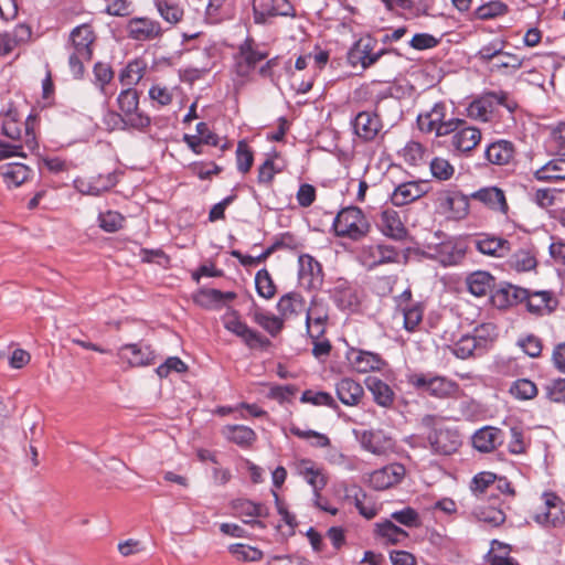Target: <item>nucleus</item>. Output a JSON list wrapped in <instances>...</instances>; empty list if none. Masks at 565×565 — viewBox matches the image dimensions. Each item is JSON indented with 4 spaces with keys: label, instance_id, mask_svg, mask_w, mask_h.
I'll return each mask as SVG.
<instances>
[{
    "label": "nucleus",
    "instance_id": "nucleus-52",
    "mask_svg": "<svg viewBox=\"0 0 565 565\" xmlns=\"http://www.w3.org/2000/svg\"><path fill=\"white\" fill-rule=\"evenodd\" d=\"M509 12L507 3L500 0H493L479 6L472 13L475 19L478 20H492L503 17Z\"/></svg>",
    "mask_w": 565,
    "mask_h": 565
},
{
    "label": "nucleus",
    "instance_id": "nucleus-18",
    "mask_svg": "<svg viewBox=\"0 0 565 565\" xmlns=\"http://www.w3.org/2000/svg\"><path fill=\"white\" fill-rule=\"evenodd\" d=\"M96 39L93 25L83 23L71 31L67 50L76 51L82 56L93 57Z\"/></svg>",
    "mask_w": 565,
    "mask_h": 565
},
{
    "label": "nucleus",
    "instance_id": "nucleus-14",
    "mask_svg": "<svg viewBox=\"0 0 565 565\" xmlns=\"http://www.w3.org/2000/svg\"><path fill=\"white\" fill-rule=\"evenodd\" d=\"M406 469L402 463L393 462L372 471L366 481L375 490H386L398 484L405 477Z\"/></svg>",
    "mask_w": 565,
    "mask_h": 565
},
{
    "label": "nucleus",
    "instance_id": "nucleus-58",
    "mask_svg": "<svg viewBox=\"0 0 565 565\" xmlns=\"http://www.w3.org/2000/svg\"><path fill=\"white\" fill-rule=\"evenodd\" d=\"M94 84L102 94L107 95V86L114 79V71L108 63L97 62L93 68Z\"/></svg>",
    "mask_w": 565,
    "mask_h": 565
},
{
    "label": "nucleus",
    "instance_id": "nucleus-29",
    "mask_svg": "<svg viewBox=\"0 0 565 565\" xmlns=\"http://www.w3.org/2000/svg\"><path fill=\"white\" fill-rule=\"evenodd\" d=\"M439 206L455 220H461L469 212V199L459 191H445L438 198Z\"/></svg>",
    "mask_w": 565,
    "mask_h": 565
},
{
    "label": "nucleus",
    "instance_id": "nucleus-40",
    "mask_svg": "<svg viewBox=\"0 0 565 565\" xmlns=\"http://www.w3.org/2000/svg\"><path fill=\"white\" fill-rule=\"evenodd\" d=\"M515 148L511 141L498 140L490 143L486 149L487 160L497 166H505L513 161Z\"/></svg>",
    "mask_w": 565,
    "mask_h": 565
},
{
    "label": "nucleus",
    "instance_id": "nucleus-53",
    "mask_svg": "<svg viewBox=\"0 0 565 565\" xmlns=\"http://www.w3.org/2000/svg\"><path fill=\"white\" fill-rule=\"evenodd\" d=\"M510 395L518 401H530L537 396L539 388L529 379H519L512 382L509 387Z\"/></svg>",
    "mask_w": 565,
    "mask_h": 565
},
{
    "label": "nucleus",
    "instance_id": "nucleus-55",
    "mask_svg": "<svg viewBox=\"0 0 565 565\" xmlns=\"http://www.w3.org/2000/svg\"><path fill=\"white\" fill-rule=\"evenodd\" d=\"M404 317V328L408 332L417 330L423 321L425 307L422 302L408 303L399 310Z\"/></svg>",
    "mask_w": 565,
    "mask_h": 565
},
{
    "label": "nucleus",
    "instance_id": "nucleus-37",
    "mask_svg": "<svg viewBox=\"0 0 565 565\" xmlns=\"http://www.w3.org/2000/svg\"><path fill=\"white\" fill-rule=\"evenodd\" d=\"M426 192V184L423 181L404 182L395 188L392 202L397 206H403L420 199Z\"/></svg>",
    "mask_w": 565,
    "mask_h": 565
},
{
    "label": "nucleus",
    "instance_id": "nucleus-24",
    "mask_svg": "<svg viewBox=\"0 0 565 565\" xmlns=\"http://www.w3.org/2000/svg\"><path fill=\"white\" fill-rule=\"evenodd\" d=\"M364 264L370 268H376L386 264L398 262L399 253L392 245L379 244L369 246L362 253Z\"/></svg>",
    "mask_w": 565,
    "mask_h": 565
},
{
    "label": "nucleus",
    "instance_id": "nucleus-28",
    "mask_svg": "<svg viewBox=\"0 0 565 565\" xmlns=\"http://www.w3.org/2000/svg\"><path fill=\"white\" fill-rule=\"evenodd\" d=\"M382 129V120L371 111H360L353 120V131L363 141H372Z\"/></svg>",
    "mask_w": 565,
    "mask_h": 565
},
{
    "label": "nucleus",
    "instance_id": "nucleus-4",
    "mask_svg": "<svg viewBox=\"0 0 565 565\" xmlns=\"http://www.w3.org/2000/svg\"><path fill=\"white\" fill-rule=\"evenodd\" d=\"M447 107L444 102L435 103L429 109L418 114L416 118L418 129L424 134H434L436 138L451 134L455 118L446 119Z\"/></svg>",
    "mask_w": 565,
    "mask_h": 565
},
{
    "label": "nucleus",
    "instance_id": "nucleus-38",
    "mask_svg": "<svg viewBox=\"0 0 565 565\" xmlns=\"http://www.w3.org/2000/svg\"><path fill=\"white\" fill-rule=\"evenodd\" d=\"M364 384L379 406L390 408L393 405L395 393L383 380L377 376H367Z\"/></svg>",
    "mask_w": 565,
    "mask_h": 565
},
{
    "label": "nucleus",
    "instance_id": "nucleus-30",
    "mask_svg": "<svg viewBox=\"0 0 565 565\" xmlns=\"http://www.w3.org/2000/svg\"><path fill=\"white\" fill-rule=\"evenodd\" d=\"M296 469L299 476H301L313 489L315 497L320 498V492L324 489L328 483V478L322 468L318 467L310 459H301L297 462Z\"/></svg>",
    "mask_w": 565,
    "mask_h": 565
},
{
    "label": "nucleus",
    "instance_id": "nucleus-63",
    "mask_svg": "<svg viewBox=\"0 0 565 565\" xmlns=\"http://www.w3.org/2000/svg\"><path fill=\"white\" fill-rule=\"evenodd\" d=\"M232 555L244 562H258L263 558V552L254 546L237 543L230 546Z\"/></svg>",
    "mask_w": 565,
    "mask_h": 565
},
{
    "label": "nucleus",
    "instance_id": "nucleus-35",
    "mask_svg": "<svg viewBox=\"0 0 565 565\" xmlns=\"http://www.w3.org/2000/svg\"><path fill=\"white\" fill-rule=\"evenodd\" d=\"M349 361L352 367L359 373L380 371L385 365L380 354L358 349L350 351Z\"/></svg>",
    "mask_w": 565,
    "mask_h": 565
},
{
    "label": "nucleus",
    "instance_id": "nucleus-20",
    "mask_svg": "<svg viewBox=\"0 0 565 565\" xmlns=\"http://www.w3.org/2000/svg\"><path fill=\"white\" fill-rule=\"evenodd\" d=\"M24 148L30 151L38 148L36 136L31 125V117L24 122L23 141H14L13 143L0 141V161L10 157L25 158L26 154L23 152Z\"/></svg>",
    "mask_w": 565,
    "mask_h": 565
},
{
    "label": "nucleus",
    "instance_id": "nucleus-32",
    "mask_svg": "<svg viewBox=\"0 0 565 565\" xmlns=\"http://www.w3.org/2000/svg\"><path fill=\"white\" fill-rule=\"evenodd\" d=\"M362 448L376 456H385L394 448L393 439L382 430H364L360 436Z\"/></svg>",
    "mask_w": 565,
    "mask_h": 565
},
{
    "label": "nucleus",
    "instance_id": "nucleus-31",
    "mask_svg": "<svg viewBox=\"0 0 565 565\" xmlns=\"http://www.w3.org/2000/svg\"><path fill=\"white\" fill-rule=\"evenodd\" d=\"M504 441V433L493 426H484L472 435V445L480 452L494 451Z\"/></svg>",
    "mask_w": 565,
    "mask_h": 565
},
{
    "label": "nucleus",
    "instance_id": "nucleus-19",
    "mask_svg": "<svg viewBox=\"0 0 565 565\" xmlns=\"http://www.w3.org/2000/svg\"><path fill=\"white\" fill-rule=\"evenodd\" d=\"M377 227L384 236L394 241H403L408 234L406 226L401 220L399 213L392 207L381 211Z\"/></svg>",
    "mask_w": 565,
    "mask_h": 565
},
{
    "label": "nucleus",
    "instance_id": "nucleus-34",
    "mask_svg": "<svg viewBox=\"0 0 565 565\" xmlns=\"http://www.w3.org/2000/svg\"><path fill=\"white\" fill-rule=\"evenodd\" d=\"M118 355L131 366L150 365L156 359L154 352L149 345L137 343L122 345L118 351Z\"/></svg>",
    "mask_w": 565,
    "mask_h": 565
},
{
    "label": "nucleus",
    "instance_id": "nucleus-5",
    "mask_svg": "<svg viewBox=\"0 0 565 565\" xmlns=\"http://www.w3.org/2000/svg\"><path fill=\"white\" fill-rule=\"evenodd\" d=\"M541 504L533 511L531 519L544 527H561L565 524V503L553 492H545Z\"/></svg>",
    "mask_w": 565,
    "mask_h": 565
},
{
    "label": "nucleus",
    "instance_id": "nucleus-21",
    "mask_svg": "<svg viewBox=\"0 0 565 565\" xmlns=\"http://www.w3.org/2000/svg\"><path fill=\"white\" fill-rule=\"evenodd\" d=\"M524 301L527 311L540 317L551 315L558 306L555 294L550 290L532 291L526 289Z\"/></svg>",
    "mask_w": 565,
    "mask_h": 565
},
{
    "label": "nucleus",
    "instance_id": "nucleus-22",
    "mask_svg": "<svg viewBox=\"0 0 565 565\" xmlns=\"http://www.w3.org/2000/svg\"><path fill=\"white\" fill-rule=\"evenodd\" d=\"M467 254V246L459 241H446L435 247L433 258L444 267L460 265Z\"/></svg>",
    "mask_w": 565,
    "mask_h": 565
},
{
    "label": "nucleus",
    "instance_id": "nucleus-57",
    "mask_svg": "<svg viewBox=\"0 0 565 565\" xmlns=\"http://www.w3.org/2000/svg\"><path fill=\"white\" fill-rule=\"evenodd\" d=\"M125 216L113 210L98 214V226L106 233H116L124 227Z\"/></svg>",
    "mask_w": 565,
    "mask_h": 565
},
{
    "label": "nucleus",
    "instance_id": "nucleus-60",
    "mask_svg": "<svg viewBox=\"0 0 565 565\" xmlns=\"http://www.w3.org/2000/svg\"><path fill=\"white\" fill-rule=\"evenodd\" d=\"M256 291L259 297L264 299H271L276 294V286L269 274L265 268L257 271L255 276Z\"/></svg>",
    "mask_w": 565,
    "mask_h": 565
},
{
    "label": "nucleus",
    "instance_id": "nucleus-13",
    "mask_svg": "<svg viewBox=\"0 0 565 565\" xmlns=\"http://www.w3.org/2000/svg\"><path fill=\"white\" fill-rule=\"evenodd\" d=\"M298 281L307 290H317L323 284V270L321 264L309 254H302L298 258Z\"/></svg>",
    "mask_w": 565,
    "mask_h": 565
},
{
    "label": "nucleus",
    "instance_id": "nucleus-41",
    "mask_svg": "<svg viewBox=\"0 0 565 565\" xmlns=\"http://www.w3.org/2000/svg\"><path fill=\"white\" fill-rule=\"evenodd\" d=\"M306 301L299 292H288L281 296L276 305L280 318L286 320L296 318L305 310Z\"/></svg>",
    "mask_w": 565,
    "mask_h": 565
},
{
    "label": "nucleus",
    "instance_id": "nucleus-27",
    "mask_svg": "<svg viewBox=\"0 0 565 565\" xmlns=\"http://www.w3.org/2000/svg\"><path fill=\"white\" fill-rule=\"evenodd\" d=\"M471 199L482 203L493 212L508 215L509 204L504 191L498 186H486L471 194Z\"/></svg>",
    "mask_w": 565,
    "mask_h": 565
},
{
    "label": "nucleus",
    "instance_id": "nucleus-46",
    "mask_svg": "<svg viewBox=\"0 0 565 565\" xmlns=\"http://www.w3.org/2000/svg\"><path fill=\"white\" fill-rule=\"evenodd\" d=\"M375 534L384 544H399L408 539V533L398 527L391 520H384L375 524Z\"/></svg>",
    "mask_w": 565,
    "mask_h": 565
},
{
    "label": "nucleus",
    "instance_id": "nucleus-16",
    "mask_svg": "<svg viewBox=\"0 0 565 565\" xmlns=\"http://www.w3.org/2000/svg\"><path fill=\"white\" fill-rule=\"evenodd\" d=\"M472 243L475 248L480 254L489 257L504 258L511 252V243L508 239L494 234H476L472 238Z\"/></svg>",
    "mask_w": 565,
    "mask_h": 565
},
{
    "label": "nucleus",
    "instance_id": "nucleus-59",
    "mask_svg": "<svg viewBox=\"0 0 565 565\" xmlns=\"http://www.w3.org/2000/svg\"><path fill=\"white\" fill-rule=\"evenodd\" d=\"M510 267L514 270L521 271H530L534 269L537 265L535 255L529 249H519L516 250L511 259Z\"/></svg>",
    "mask_w": 565,
    "mask_h": 565
},
{
    "label": "nucleus",
    "instance_id": "nucleus-39",
    "mask_svg": "<svg viewBox=\"0 0 565 565\" xmlns=\"http://www.w3.org/2000/svg\"><path fill=\"white\" fill-rule=\"evenodd\" d=\"M32 170L20 162H10L0 166V177L8 188H17L26 182Z\"/></svg>",
    "mask_w": 565,
    "mask_h": 565
},
{
    "label": "nucleus",
    "instance_id": "nucleus-33",
    "mask_svg": "<svg viewBox=\"0 0 565 565\" xmlns=\"http://www.w3.org/2000/svg\"><path fill=\"white\" fill-rule=\"evenodd\" d=\"M344 497L354 503L359 513L367 520L376 516L377 508L375 502L366 494V492L358 484H349L344 487Z\"/></svg>",
    "mask_w": 565,
    "mask_h": 565
},
{
    "label": "nucleus",
    "instance_id": "nucleus-12",
    "mask_svg": "<svg viewBox=\"0 0 565 565\" xmlns=\"http://www.w3.org/2000/svg\"><path fill=\"white\" fill-rule=\"evenodd\" d=\"M253 12L257 24H264L276 17H296L295 8L289 0H254Z\"/></svg>",
    "mask_w": 565,
    "mask_h": 565
},
{
    "label": "nucleus",
    "instance_id": "nucleus-1",
    "mask_svg": "<svg viewBox=\"0 0 565 565\" xmlns=\"http://www.w3.org/2000/svg\"><path fill=\"white\" fill-rule=\"evenodd\" d=\"M332 230L337 237L358 242L370 234L371 223L360 207L351 205L338 212L332 223Z\"/></svg>",
    "mask_w": 565,
    "mask_h": 565
},
{
    "label": "nucleus",
    "instance_id": "nucleus-26",
    "mask_svg": "<svg viewBox=\"0 0 565 565\" xmlns=\"http://www.w3.org/2000/svg\"><path fill=\"white\" fill-rule=\"evenodd\" d=\"M526 289L511 284H502L493 289L490 301L498 309H505L524 301Z\"/></svg>",
    "mask_w": 565,
    "mask_h": 565
},
{
    "label": "nucleus",
    "instance_id": "nucleus-47",
    "mask_svg": "<svg viewBox=\"0 0 565 565\" xmlns=\"http://www.w3.org/2000/svg\"><path fill=\"white\" fill-rule=\"evenodd\" d=\"M534 178L542 182H556L565 180V159L556 158L535 170Z\"/></svg>",
    "mask_w": 565,
    "mask_h": 565
},
{
    "label": "nucleus",
    "instance_id": "nucleus-8",
    "mask_svg": "<svg viewBox=\"0 0 565 565\" xmlns=\"http://www.w3.org/2000/svg\"><path fill=\"white\" fill-rule=\"evenodd\" d=\"M127 36L136 42L158 41L163 36V28L158 20L149 17H134L126 24Z\"/></svg>",
    "mask_w": 565,
    "mask_h": 565
},
{
    "label": "nucleus",
    "instance_id": "nucleus-61",
    "mask_svg": "<svg viewBox=\"0 0 565 565\" xmlns=\"http://www.w3.org/2000/svg\"><path fill=\"white\" fill-rule=\"evenodd\" d=\"M254 163V152L245 140H241L236 148L237 170L243 174L250 171Z\"/></svg>",
    "mask_w": 565,
    "mask_h": 565
},
{
    "label": "nucleus",
    "instance_id": "nucleus-10",
    "mask_svg": "<svg viewBox=\"0 0 565 565\" xmlns=\"http://www.w3.org/2000/svg\"><path fill=\"white\" fill-rule=\"evenodd\" d=\"M489 330L493 331L494 327L492 324H482L475 329V334L462 335L451 347L450 350L452 354L458 359L466 360L476 353L484 351L488 344V339L483 335V332H487L489 335Z\"/></svg>",
    "mask_w": 565,
    "mask_h": 565
},
{
    "label": "nucleus",
    "instance_id": "nucleus-44",
    "mask_svg": "<svg viewBox=\"0 0 565 565\" xmlns=\"http://www.w3.org/2000/svg\"><path fill=\"white\" fill-rule=\"evenodd\" d=\"M233 508L246 524L262 525V522L256 521L255 518H266L268 515V510L264 504L254 503L245 499L235 501Z\"/></svg>",
    "mask_w": 565,
    "mask_h": 565
},
{
    "label": "nucleus",
    "instance_id": "nucleus-50",
    "mask_svg": "<svg viewBox=\"0 0 565 565\" xmlns=\"http://www.w3.org/2000/svg\"><path fill=\"white\" fill-rule=\"evenodd\" d=\"M153 3L159 15L166 22L175 25L182 21L184 15L183 7L174 0H154Z\"/></svg>",
    "mask_w": 565,
    "mask_h": 565
},
{
    "label": "nucleus",
    "instance_id": "nucleus-3",
    "mask_svg": "<svg viewBox=\"0 0 565 565\" xmlns=\"http://www.w3.org/2000/svg\"><path fill=\"white\" fill-rule=\"evenodd\" d=\"M408 383L414 388L438 399L458 398L460 393V386L457 382L430 373H414L408 376Z\"/></svg>",
    "mask_w": 565,
    "mask_h": 565
},
{
    "label": "nucleus",
    "instance_id": "nucleus-9",
    "mask_svg": "<svg viewBox=\"0 0 565 565\" xmlns=\"http://www.w3.org/2000/svg\"><path fill=\"white\" fill-rule=\"evenodd\" d=\"M451 127V147L460 153L471 152L481 141L479 128L470 126L465 119L455 118Z\"/></svg>",
    "mask_w": 565,
    "mask_h": 565
},
{
    "label": "nucleus",
    "instance_id": "nucleus-17",
    "mask_svg": "<svg viewBox=\"0 0 565 565\" xmlns=\"http://www.w3.org/2000/svg\"><path fill=\"white\" fill-rule=\"evenodd\" d=\"M328 319V305L322 299L312 298L306 316L307 331L311 339L317 340L324 334Z\"/></svg>",
    "mask_w": 565,
    "mask_h": 565
},
{
    "label": "nucleus",
    "instance_id": "nucleus-7",
    "mask_svg": "<svg viewBox=\"0 0 565 565\" xmlns=\"http://www.w3.org/2000/svg\"><path fill=\"white\" fill-rule=\"evenodd\" d=\"M269 53L253 38H246L235 54V73L238 77L249 78L256 65L266 60Z\"/></svg>",
    "mask_w": 565,
    "mask_h": 565
},
{
    "label": "nucleus",
    "instance_id": "nucleus-15",
    "mask_svg": "<svg viewBox=\"0 0 565 565\" xmlns=\"http://www.w3.org/2000/svg\"><path fill=\"white\" fill-rule=\"evenodd\" d=\"M428 443L434 454L449 456L458 450L461 439L457 430L439 427L428 435Z\"/></svg>",
    "mask_w": 565,
    "mask_h": 565
},
{
    "label": "nucleus",
    "instance_id": "nucleus-56",
    "mask_svg": "<svg viewBox=\"0 0 565 565\" xmlns=\"http://www.w3.org/2000/svg\"><path fill=\"white\" fill-rule=\"evenodd\" d=\"M398 154L408 166L417 167L424 161L426 147L419 141L409 140L399 150Z\"/></svg>",
    "mask_w": 565,
    "mask_h": 565
},
{
    "label": "nucleus",
    "instance_id": "nucleus-23",
    "mask_svg": "<svg viewBox=\"0 0 565 565\" xmlns=\"http://www.w3.org/2000/svg\"><path fill=\"white\" fill-rule=\"evenodd\" d=\"M332 298L339 309L349 312L358 311L361 303L358 288L343 279L337 281Z\"/></svg>",
    "mask_w": 565,
    "mask_h": 565
},
{
    "label": "nucleus",
    "instance_id": "nucleus-48",
    "mask_svg": "<svg viewBox=\"0 0 565 565\" xmlns=\"http://www.w3.org/2000/svg\"><path fill=\"white\" fill-rule=\"evenodd\" d=\"M147 63L142 58L130 61L119 74L121 85L132 87L137 85L145 76Z\"/></svg>",
    "mask_w": 565,
    "mask_h": 565
},
{
    "label": "nucleus",
    "instance_id": "nucleus-36",
    "mask_svg": "<svg viewBox=\"0 0 565 565\" xmlns=\"http://www.w3.org/2000/svg\"><path fill=\"white\" fill-rule=\"evenodd\" d=\"M335 393L339 401L350 407L358 406L364 397L363 386L350 377H343L335 384Z\"/></svg>",
    "mask_w": 565,
    "mask_h": 565
},
{
    "label": "nucleus",
    "instance_id": "nucleus-45",
    "mask_svg": "<svg viewBox=\"0 0 565 565\" xmlns=\"http://www.w3.org/2000/svg\"><path fill=\"white\" fill-rule=\"evenodd\" d=\"M223 437L242 448H249L256 441V433L245 425H226L222 429Z\"/></svg>",
    "mask_w": 565,
    "mask_h": 565
},
{
    "label": "nucleus",
    "instance_id": "nucleus-11",
    "mask_svg": "<svg viewBox=\"0 0 565 565\" xmlns=\"http://www.w3.org/2000/svg\"><path fill=\"white\" fill-rule=\"evenodd\" d=\"M117 183L116 171H108L89 177H78L74 180V188L84 195L99 196L110 191Z\"/></svg>",
    "mask_w": 565,
    "mask_h": 565
},
{
    "label": "nucleus",
    "instance_id": "nucleus-43",
    "mask_svg": "<svg viewBox=\"0 0 565 565\" xmlns=\"http://www.w3.org/2000/svg\"><path fill=\"white\" fill-rule=\"evenodd\" d=\"M249 317L254 323L259 326L273 338L277 337L284 329V318L276 316L269 311H265L262 308H256L249 313Z\"/></svg>",
    "mask_w": 565,
    "mask_h": 565
},
{
    "label": "nucleus",
    "instance_id": "nucleus-54",
    "mask_svg": "<svg viewBox=\"0 0 565 565\" xmlns=\"http://www.w3.org/2000/svg\"><path fill=\"white\" fill-rule=\"evenodd\" d=\"M473 515L480 522L492 527H498L505 522V513L494 505L478 507L473 511Z\"/></svg>",
    "mask_w": 565,
    "mask_h": 565
},
{
    "label": "nucleus",
    "instance_id": "nucleus-49",
    "mask_svg": "<svg viewBox=\"0 0 565 565\" xmlns=\"http://www.w3.org/2000/svg\"><path fill=\"white\" fill-rule=\"evenodd\" d=\"M492 113V104L486 93L473 99L466 108V114L470 119L481 122L490 121Z\"/></svg>",
    "mask_w": 565,
    "mask_h": 565
},
{
    "label": "nucleus",
    "instance_id": "nucleus-25",
    "mask_svg": "<svg viewBox=\"0 0 565 565\" xmlns=\"http://www.w3.org/2000/svg\"><path fill=\"white\" fill-rule=\"evenodd\" d=\"M385 53V50L373 53L372 40H359L354 46L348 53V61L352 66L360 64L363 70L374 65L381 56Z\"/></svg>",
    "mask_w": 565,
    "mask_h": 565
},
{
    "label": "nucleus",
    "instance_id": "nucleus-62",
    "mask_svg": "<svg viewBox=\"0 0 565 565\" xmlns=\"http://www.w3.org/2000/svg\"><path fill=\"white\" fill-rule=\"evenodd\" d=\"M301 403H309L316 406H327L337 409L339 406L332 395L328 392H313L307 390L300 397Z\"/></svg>",
    "mask_w": 565,
    "mask_h": 565
},
{
    "label": "nucleus",
    "instance_id": "nucleus-2",
    "mask_svg": "<svg viewBox=\"0 0 565 565\" xmlns=\"http://www.w3.org/2000/svg\"><path fill=\"white\" fill-rule=\"evenodd\" d=\"M117 105L120 114L109 113V118L139 131H145L150 126L151 118L139 109V93L134 87H127L119 93Z\"/></svg>",
    "mask_w": 565,
    "mask_h": 565
},
{
    "label": "nucleus",
    "instance_id": "nucleus-51",
    "mask_svg": "<svg viewBox=\"0 0 565 565\" xmlns=\"http://www.w3.org/2000/svg\"><path fill=\"white\" fill-rule=\"evenodd\" d=\"M497 476L490 471H482L476 475L471 481L470 489L477 497L489 493L491 498L495 497L494 484Z\"/></svg>",
    "mask_w": 565,
    "mask_h": 565
},
{
    "label": "nucleus",
    "instance_id": "nucleus-6",
    "mask_svg": "<svg viewBox=\"0 0 565 565\" xmlns=\"http://www.w3.org/2000/svg\"><path fill=\"white\" fill-rule=\"evenodd\" d=\"M224 328L238 337L250 350L267 351L271 347V341L250 328L236 311H232L224 317Z\"/></svg>",
    "mask_w": 565,
    "mask_h": 565
},
{
    "label": "nucleus",
    "instance_id": "nucleus-42",
    "mask_svg": "<svg viewBox=\"0 0 565 565\" xmlns=\"http://www.w3.org/2000/svg\"><path fill=\"white\" fill-rule=\"evenodd\" d=\"M495 278L488 271L477 270L468 275L466 285L468 291L476 297H484L492 294Z\"/></svg>",
    "mask_w": 565,
    "mask_h": 565
},
{
    "label": "nucleus",
    "instance_id": "nucleus-64",
    "mask_svg": "<svg viewBox=\"0 0 565 565\" xmlns=\"http://www.w3.org/2000/svg\"><path fill=\"white\" fill-rule=\"evenodd\" d=\"M430 172L434 178L446 181L452 178L455 167L445 158L436 157L430 161Z\"/></svg>",
    "mask_w": 565,
    "mask_h": 565
}]
</instances>
